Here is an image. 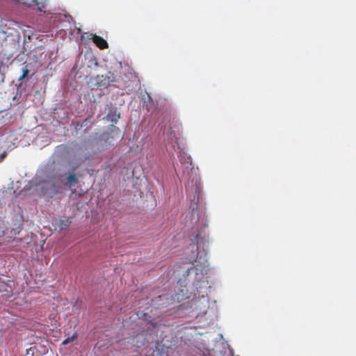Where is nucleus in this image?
<instances>
[{
  "mask_svg": "<svg viewBox=\"0 0 356 356\" xmlns=\"http://www.w3.org/2000/svg\"><path fill=\"white\" fill-rule=\"evenodd\" d=\"M193 244H191L192 254L189 257V261L193 266L188 268L187 273H194L195 275V279L200 281L202 278V275L206 273L207 270V253L202 250H199L201 245L204 243V237L202 234L197 231L193 234L191 239Z\"/></svg>",
  "mask_w": 356,
  "mask_h": 356,
  "instance_id": "obj_1",
  "label": "nucleus"
},
{
  "mask_svg": "<svg viewBox=\"0 0 356 356\" xmlns=\"http://www.w3.org/2000/svg\"><path fill=\"white\" fill-rule=\"evenodd\" d=\"M118 132H120L119 128L115 126H112L107 131H104L96 141L97 145L101 147V148L98 147L99 150L107 149L111 145L110 139L113 138Z\"/></svg>",
  "mask_w": 356,
  "mask_h": 356,
  "instance_id": "obj_2",
  "label": "nucleus"
},
{
  "mask_svg": "<svg viewBox=\"0 0 356 356\" xmlns=\"http://www.w3.org/2000/svg\"><path fill=\"white\" fill-rule=\"evenodd\" d=\"M179 162L183 167L182 172L184 175L186 174L188 176L191 173H193L194 167L192 163V159L186 152L179 151Z\"/></svg>",
  "mask_w": 356,
  "mask_h": 356,
  "instance_id": "obj_3",
  "label": "nucleus"
},
{
  "mask_svg": "<svg viewBox=\"0 0 356 356\" xmlns=\"http://www.w3.org/2000/svg\"><path fill=\"white\" fill-rule=\"evenodd\" d=\"M62 175H55L51 178V181L54 183V184H57L58 187L60 188L63 186H67L69 188H71L73 185L76 184L78 182V179L75 174H70L67 178V181H64L62 179Z\"/></svg>",
  "mask_w": 356,
  "mask_h": 356,
  "instance_id": "obj_4",
  "label": "nucleus"
},
{
  "mask_svg": "<svg viewBox=\"0 0 356 356\" xmlns=\"http://www.w3.org/2000/svg\"><path fill=\"white\" fill-rule=\"evenodd\" d=\"M95 86L99 88H106L114 81L113 74L108 72L106 75H97L94 78Z\"/></svg>",
  "mask_w": 356,
  "mask_h": 356,
  "instance_id": "obj_5",
  "label": "nucleus"
},
{
  "mask_svg": "<svg viewBox=\"0 0 356 356\" xmlns=\"http://www.w3.org/2000/svg\"><path fill=\"white\" fill-rule=\"evenodd\" d=\"M200 193L201 190L200 188L198 186H195L193 197L191 200V203L190 204V209H191V211L193 213V215H196V220L198 219V209L200 207L201 200H200Z\"/></svg>",
  "mask_w": 356,
  "mask_h": 356,
  "instance_id": "obj_6",
  "label": "nucleus"
},
{
  "mask_svg": "<svg viewBox=\"0 0 356 356\" xmlns=\"http://www.w3.org/2000/svg\"><path fill=\"white\" fill-rule=\"evenodd\" d=\"M15 2L26 5L29 8H32L35 6H38V10L44 12L47 6L48 0H13Z\"/></svg>",
  "mask_w": 356,
  "mask_h": 356,
  "instance_id": "obj_7",
  "label": "nucleus"
},
{
  "mask_svg": "<svg viewBox=\"0 0 356 356\" xmlns=\"http://www.w3.org/2000/svg\"><path fill=\"white\" fill-rule=\"evenodd\" d=\"M92 42L100 49H104L108 48V44L106 40H104L102 37L98 36L97 35H94L92 36Z\"/></svg>",
  "mask_w": 356,
  "mask_h": 356,
  "instance_id": "obj_8",
  "label": "nucleus"
},
{
  "mask_svg": "<svg viewBox=\"0 0 356 356\" xmlns=\"http://www.w3.org/2000/svg\"><path fill=\"white\" fill-rule=\"evenodd\" d=\"M72 220L70 218H61L58 224V227L60 231L65 230L71 225Z\"/></svg>",
  "mask_w": 356,
  "mask_h": 356,
  "instance_id": "obj_9",
  "label": "nucleus"
},
{
  "mask_svg": "<svg viewBox=\"0 0 356 356\" xmlns=\"http://www.w3.org/2000/svg\"><path fill=\"white\" fill-rule=\"evenodd\" d=\"M7 67L3 62H0V84L3 83L6 79L5 68Z\"/></svg>",
  "mask_w": 356,
  "mask_h": 356,
  "instance_id": "obj_10",
  "label": "nucleus"
},
{
  "mask_svg": "<svg viewBox=\"0 0 356 356\" xmlns=\"http://www.w3.org/2000/svg\"><path fill=\"white\" fill-rule=\"evenodd\" d=\"M78 338V334L76 332H74L71 337H68L65 340L63 341L62 345L65 346L70 343H72L76 340Z\"/></svg>",
  "mask_w": 356,
  "mask_h": 356,
  "instance_id": "obj_11",
  "label": "nucleus"
},
{
  "mask_svg": "<svg viewBox=\"0 0 356 356\" xmlns=\"http://www.w3.org/2000/svg\"><path fill=\"white\" fill-rule=\"evenodd\" d=\"M22 75L19 77L18 79V81H22L24 79H25L26 77L28 76L29 74V70L26 67H24L22 68Z\"/></svg>",
  "mask_w": 356,
  "mask_h": 356,
  "instance_id": "obj_12",
  "label": "nucleus"
},
{
  "mask_svg": "<svg viewBox=\"0 0 356 356\" xmlns=\"http://www.w3.org/2000/svg\"><path fill=\"white\" fill-rule=\"evenodd\" d=\"M153 356H168V355L165 351H161L160 350H157L154 351Z\"/></svg>",
  "mask_w": 356,
  "mask_h": 356,
  "instance_id": "obj_13",
  "label": "nucleus"
},
{
  "mask_svg": "<svg viewBox=\"0 0 356 356\" xmlns=\"http://www.w3.org/2000/svg\"><path fill=\"white\" fill-rule=\"evenodd\" d=\"M185 308V306L184 305H179V312L182 310H184Z\"/></svg>",
  "mask_w": 356,
  "mask_h": 356,
  "instance_id": "obj_14",
  "label": "nucleus"
},
{
  "mask_svg": "<svg viewBox=\"0 0 356 356\" xmlns=\"http://www.w3.org/2000/svg\"><path fill=\"white\" fill-rule=\"evenodd\" d=\"M6 156V152H3V153L0 156V161H2L3 158Z\"/></svg>",
  "mask_w": 356,
  "mask_h": 356,
  "instance_id": "obj_15",
  "label": "nucleus"
}]
</instances>
